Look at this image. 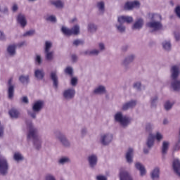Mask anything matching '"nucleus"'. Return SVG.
<instances>
[{
    "label": "nucleus",
    "mask_w": 180,
    "mask_h": 180,
    "mask_svg": "<svg viewBox=\"0 0 180 180\" xmlns=\"http://www.w3.org/2000/svg\"><path fill=\"white\" fill-rule=\"evenodd\" d=\"M114 120L124 127L126 128L130 123H131V119L130 117L123 115L122 112H118L114 115Z\"/></svg>",
    "instance_id": "nucleus-5"
},
{
    "label": "nucleus",
    "mask_w": 180,
    "mask_h": 180,
    "mask_svg": "<svg viewBox=\"0 0 180 180\" xmlns=\"http://www.w3.org/2000/svg\"><path fill=\"white\" fill-rule=\"evenodd\" d=\"M154 137L158 141H160V140L164 139V136H162V134H161L160 132H157Z\"/></svg>",
    "instance_id": "nucleus-44"
},
{
    "label": "nucleus",
    "mask_w": 180,
    "mask_h": 180,
    "mask_svg": "<svg viewBox=\"0 0 180 180\" xmlns=\"http://www.w3.org/2000/svg\"><path fill=\"white\" fill-rule=\"evenodd\" d=\"M136 105H137V101L131 100L123 104L122 109V110H129V109H133Z\"/></svg>",
    "instance_id": "nucleus-20"
},
{
    "label": "nucleus",
    "mask_w": 180,
    "mask_h": 180,
    "mask_svg": "<svg viewBox=\"0 0 180 180\" xmlns=\"http://www.w3.org/2000/svg\"><path fill=\"white\" fill-rule=\"evenodd\" d=\"M162 46L165 51H171V41L170 40H165L162 43Z\"/></svg>",
    "instance_id": "nucleus-33"
},
{
    "label": "nucleus",
    "mask_w": 180,
    "mask_h": 180,
    "mask_svg": "<svg viewBox=\"0 0 180 180\" xmlns=\"http://www.w3.org/2000/svg\"><path fill=\"white\" fill-rule=\"evenodd\" d=\"M99 141L102 146H109L113 141V134L110 132L101 134Z\"/></svg>",
    "instance_id": "nucleus-7"
},
{
    "label": "nucleus",
    "mask_w": 180,
    "mask_h": 180,
    "mask_svg": "<svg viewBox=\"0 0 180 180\" xmlns=\"http://www.w3.org/2000/svg\"><path fill=\"white\" fill-rule=\"evenodd\" d=\"M163 124H168V120L167 119H165L163 120Z\"/></svg>",
    "instance_id": "nucleus-64"
},
{
    "label": "nucleus",
    "mask_w": 180,
    "mask_h": 180,
    "mask_svg": "<svg viewBox=\"0 0 180 180\" xmlns=\"http://www.w3.org/2000/svg\"><path fill=\"white\" fill-rule=\"evenodd\" d=\"M18 9H19V8L18 7V6L16 4H14L12 6V11L13 12H16V11H18Z\"/></svg>",
    "instance_id": "nucleus-60"
},
{
    "label": "nucleus",
    "mask_w": 180,
    "mask_h": 180,
    "mask_svg": "<svg viewBox=\"0 0 180 180\" xmlns=\"http://www.w3.org/2000/svg\"><path fill=\"white\" fill-rule=\"evenodd\" d=\"M148 18L150 19L151 22L146 24L148 27L153 29V32H157L162 29V24L161 20H162V17L160 14L149 13Z\"/></svg>",
    "instance_id": "nucleus-3"
},
{
    "label": "nucleus",
    "mask_w": 180,
    "mask_h": 180,
    "mask_svg": "<svg viewBox=\"0 0 180 180\" xmlns=\"http://www.w3.org/2000/svg\"><path fill=\"white\" fill-rule=\"evenodd\" d=\"M175 12H176V16L180 19V6H178L175 8Z\"/></svg>",
    "instance_id": "nucleus-52"
},
{
    "label": "nucleus",
    "mask_w": 180,
    "mask_h": 180,
    "mask_svg": "<svg viewBox=\"0 0 180 180\" xmlns=\"http://www.w3.org/2000/svg\"><path fill=\"white\" fill-rule=\"evenodd\" d=\"M54 134L55 137H56V139L59 140V141H60L61 144H63L64 147H70V146H71V143H70V141H68V139H67V137H65V135H64V134H63L60 131H56L54 132Z\"/></svg>",
    "instance_id": "nucleus-10"
},
{
    "label": "nucleus",
    "mask_w": 180,
    "mask_h": 180,
    "mask_svg": "<svg viewBox=\"0 0 180 180\" xmlns=\"http://www.w3.org/2000/svg\"><path fill=\"white\" fill-rule=\"evenodd\" d=\"M150 176L153 180H158L160 179V169L158 167L155 168L150 173Z\"/></svg>",
    "instance_id": "nucleus-29"
},
{
    "label": "nucleus",
    "mask_w": 180,
    "mask_h": 180,
    "mask_svg": "<svg viewBox=\"0 0 180 180\" xmlns=\"http://www.w3.org/2000/svg\"><path fill=\"white\" fill-rule=\"evenodd\" d=\"M143 26H144V20L139 18L135 21L131 29L132 30H140V29H143Z\"/></svg>",
    "instance_id": "nucleus-19"
},
{
    "label": "nucleus",
    "mask_w": 180,
    "mask_h": 180,
    "mask_svg": "<svg viewBox=\"0 0 180 180\" xmlns=\"http://www.w3.org/2000/svg\"><path fill=\"white\" fill-rule=\"evenodd\" d=\"M115 29L118 33H124L126 32V26L123 25V22L115 24Z\"/></svg>",
    "instance_id": "nucleus-31"
},
{
    "label": "nucleus",
    "mask_w": 180,
    "mask_h": 180,
    "mask_svg": "<svg viewBox=\"0 0 180 180\" xmlns=\"http://www.w3.org/2000/svg\"><path fill=\"white\" fill-rule=\"evenodd\" d=\"M41 63H43V60L41 59V56L40 55H36L35 63L37 65H40V64H41Z\"/></svg>",
    "instance_id": "nucleus-43"
},
{
    "label": "nucleus",
    "mask_w": 180,
    "mask_h": 180,
    "mask_svg": "<svg viewBox=\"0 0 180 180\" xmlns=\"http://www.w3.org/2000/svg\"><path fill=\"white\" fill-rule=\"evenodd\" d=\"M27 127L28 129L27 140H33L34 146L37 150L41 147V141L39 137V130L33 126L32 121L27 122Z\"/></svg>",
    "instance_id": "nucleus-1"
},
{
    "label": "nucleus",
    "mask_w": 180,
    "mask_h": 180,
    "mask_svg": "<svg viewBox=\"0 0 180 180\" xmlns=\"http://www.w3.org/2000/svg\"><path fill=\"white\" fill-rule=\"evenodd\" d=\"M17 21L21 27H26L27 25V20H26V16L24 14H18L17 17Z\"/></svg>",
    "instance_id": "nucleus-16"
},
{
    "label": "nucleus",
    "mask_w": 180,
    "mask_h": 180,
    "mask_svg": "<svg viewBox=\"0 0 180 180\" xmlns=\"http://www.w3.org/2000/svg\"><path fill=\"white\" fill-rule=\"evenodd\" d=\"M174 105H175V101L169 100L167 101L164 104L165 110H167V112L171 110Z\"/></svg>",
    "instance_id": "nucleus-30"
},
{
    "label": "nucleus",
    "mask_w": 180,
    "mask_h": 180,
    "mask_svg": "<svg viewBox=\"0 0 180 180\" xmlns=\"http://www.w3.org/2000/svg\"><path fill=\"white\" fill-rule=\"evenodd\" d=\"M96 180H108V178H106V176L103 175H98L96 177Z\"/></svg>",
    "instance_id": "nucleus-51"
},
{
    "label": "nucleus",
    "mask_w": 180,
    "mask_h": 180,
    "mask_svg": "<svg viewBox=\"0 0 180 180\" xmlns=\"http://www.w3.org/2000/svg\"><path fill=\"white\" fill-rule=\"evenodd\" d=\"M9 170V164L4 157L1 158V175H6Z\"/></svg>",
    "instance_id": "nucleus-13"
},
{
    "label": "nucleus",
    "mask_w": 180,
    "mask_h": 180,
    "mask_svg": "<svg viewBox=\"0 0 180 180\" xmlns=\"http://www.w3.org/2000/svg\"><path fill=\"white\" fill-rule=\"evenodd\" d=\"M173 169L174 172L180 176V160L179 159H176L173 161Z\"/></svg>",
    "instance_id": "nucleus-24"
},
{
    "label": "nucleus",
    "mask_w": 180,
    "mask_h": 180,
    "mask_svg": "<svg viewBox=\"0 0 180 180\" xmlns=\"http://www.w3.org/2000/svg\"><path fill=\"white\" fill-rule=\"evenodd\" d=\"M74 46H79V44H84V41L76 39L73 41Z\"/></svg>",
    "instance_id": "nucleus-50"
},
{
    "label": "nucleus",
    "mask_w": 180,
    "mask_h": 180,
    "mask_svg": "<svg viewBox=\"0 0 180 180\" xmlns=\"http://www.w3.org/2000/svg\"><path fill=\"white\" fill-rule=\"evenodd\" d=\"M126 160L128 164L133 162V148H130L128 149L126 153Z\"/></svg>",
    "instance_id": "nucleus-27"
},
{
    "label": "nucleus",
    "mask_w": 180,
    "mask_h": 180,
    "mask_svg": "<svg viewBox=\"0 0 180 180\" xmlns=\"http://www.w3.org/2000/svg\"><path fill=\"white\" fill-rule=\"evenodd\" d=\"M101 51L99 49H92L91 50V56H98Z\"/></svg>",
    "instance_id": "nucleus-49"
},
{
    "label": "nucleus",
    "mask_w": 180,
    "mask_h": 180,
    "mask_svg": "<svg viewBox=\"0 0 180 180\" xmlns=\"http://www.w3.org/2000/svg\"><path fill=\"white\" fill-rule=\"evenodd\" d=\"M81 133L82 136H85V134H86L87 133L86 128H82L81 130Z\"/></svg>",
    "instance_id": "nucleus-59"
},
{
    "label": "nucleus",
    "mask_w": 180,
    "mask_h": 180,
    "mask_svg": "<svg viewBox=\"0 0 180 180\" xmlns=\"http://www.w3.org/2000/svg\"><path fill=\"white\" fill-rule=\"evenodd\" d=\"M97 8L100 13L103 15L105 13V2L103 1H98L97 3Z\"/></svg>",
    "instance_id": "nucleus-36"
},
{
    "label": "nucleus",
    "mask_w": 180,
    "mask_h": 180,
    "mask_svg": "<svg viewBox=\"0 0 180 180\" xmlns=\"http://www.w3.org/2000/svg\"><path fill=\"white\" fill-rule=\"evenodd\" d=\"M106 93V87L103 85H99L94 90L95 95H103Z\"/></svg>",
    "instance_id": "nucleus-21"
},
{
    "label": "nucleus",
    "mask_w": 180,
    "mask_h": 180,
    "mask_svg": "<svg viewBox=\"0 0 180 180\" xmlns=\"http://www.w3.org/2000/svg\"><path fill=\"white\" fill-rule=\"evenodd\" d=\"M154 135L150 134L146 141V146L149 150L154 146Z\"/></svg>",
    "instance_id": "nucleus-28"
},
{
    "label": "nucleus",
    "mask_w": 180,
    "mask_h": 180,
    "mask_svg": "<svg viewBox=\"0 0 180 180\" xmlns=\"http://www.w3.org/2000/svg\"><path fill=\"white\" fill-rule=\"evenodd\" d=\"M13 160L15 161H17V162H19V161H23L25 160V158L23 157V155L19 152H16L13 155Z\"/></svg>",
    "instance_id": "nucleus-37"
},
{
    "label": "nucleus",
    "mask_w": 180,
    "mask_h": 180,
    "mask_svg": "<svg viewBox=\"0 0 180 180\" xmlns=\"http://www.w3.org/2000/svg\"><path fill=\"white\" fill-rule=\"evenodd\" d=\"M83 56H91V50H86L82 53Z\"/></svg>",
    "instance_id": "nucleus-57"
},
{
    "label": "nucleus",
    "mask_w": 180,
    "mask_h": 180,
    "mask_svg": "<svg viewBox=\"0 0 180 180\" xmlns=\"http://www.w3.org/2000/svg\"><path fill=\"white\" fill-rule=\"evenodd\" d=\"M136 59V55L134 54H129L122 61L121 65L123 67L125 71L130 69L129 64H131Z\"/></svg>",
    "instance_id": "nucleus-9"
},
{
    "label": "nucleus",
    "mask_w": 180,
    "mask_h": 180,
    "mask_svg": "<svg viewBox=\"0 0 180 180\" xmlns=\"http://www.w3.org/2000/svg\"><path fill=\"white\" fill-rule=\"evenodd\" d=\"M153 124H151L150 123L147 124L146 127V131H150L153 129Z\"/></svg>",
    "instance_id": "nucleus-55"
},
{
    "label": "nucleus",
    "mask_w": 180,
    "mask_h": 180,
    "mask_svg": "<svg viewBox=\"0 0 180 180\" xmlns=\"http://www.w3.org/2000/svg\"><path fill=\"white\" fill-rule=\"evenodd\" d=\"M8 115L12 119H18V117H19L20 112L17 109L12 108L9 110Z\"/></svg>",
    "instance_id": "nucleus-32"
},
{
    "label": "nucleus",
    "mask_w": 180,
    "mask_h": 180,
    "mask_svg": "<svg viewBox=\"0 0 180 180\" xmlns=\"http://www.w3.org/2000/svg\"><path fill=\"white\" fill-rule=\"evenodd\" d=\"M98 49H99V51H103V50H105V44L99 43L98 44Z\"/></svg>",
    "instance_id": "nucleus-53"
},
{
    "label": "nucleus",
    "mask_w": 180,
    "mask_h": 180,
    "mask_svg": "<svg viewBox=\"0 0 180 180\" xmlns=\"http://www.w3.org/2000/svg\"><path fill=\"white\" fill-rule=\"evenodd\" d=\"M174 151H179L180 150V139H178V141L175 143L174 147Z\"/></svg>",
    "instance_id": "nucleus-47"
},
{
    "label": "nucleus",
    "mask_w": 180,
    "mask_h": 180,
    "mask_svg": "<svg viewBox=\"0 0 180 180\" xmlns=\"http://www.w3.org/2000/svg\"><path fill=\"white\" fill-rule=\"evenodd\" d=\"M46 20L48 22H56L57 20V18H56V16L54 15H49L46 18Z\"/></svg>",
    "instance_id": "nucleus-46"
},
{
    "label": "nucleus",
    "mask_w": 180,
    "mask_h": 180,
    "mask_svg": "<svg viewBox=\"0 0 180 180\" xmlns=\"http://www.w3.org/2000/svg\"><path fill=\"white\" fill-rule=\"evenodd\" d=\"M34 33H36V31L34 30H29V31L25 32L22 34V36H23V37H27L33 36V34H34Z\"/></svg>",
    "instance_id": "nucleus-41"
},
{
    "label": "nucleus",
    "mask_w": 180,
    "mask_h": 180,
    "mask_svg": "<svg viewBox=\"0 0 180 180\" xmlns=\"http://www.w3.org/2000/svg\"><path fill=\"white\" fill-rule=\"evenodd\" d=\"M61 32L65 36H72V34H74L75 36H77V34H79V26L75 25L71 29L66 27H62Z\"/></svg>",
    "instance_id": "nucleus-8"
},
{
    "label": "nucleus",
    "mask_w": 180,
    "mask_h": 180,
    "mask_svg": "<svg viewBox=\"0 0 180 180\" xmlns=\"http://www.w3.org/2000/svg\"><path fill=\"white\" fill-rule=\"evenodd\" d=\"M16 44H11L8 46L7 52L11 57L16 55Z\"/></svg>",
    "instance_id": "nucleus-26"
},
{
    "label": "nucleus",
    "mask_w": 180,
    "mask_h": 180,
    "mask_svg": "<svg viewBox=\"0 0 180 180\" xmlns=\"http://www.w3.org/2000/svg\"><path fill=\"white\" fill-rule=\"evenodd\" d=\"M158 103V96H154L150 98L151 108H157V103Z\"/></svg>",
    "instance_id": "nucleus-38"
},
{
    "label": "nucleus",
    "mask_w": 180,
    "mask_h": 180,
    "mask_svg": "<svg viewBox=\"0 0 180 180\" xmlns=\"http://www.w3.org/2000/svg\"><path fill=\"white\" fill-rule=\"evenodd\" d=\"M135 168L138 169V171H139L141 176H146V175L147 174V170L146 169V167H144L141 162H136Z\"/></svg>",
    "instance_id": "nucleus-18"
},
{
    "label": "nucleus",
    "mask_w": 180,
    "mask_h": 180,
    "mask_svg": "<svg viewBox=\"0 0 180 180\" xmlns=\"http://www.w3.org/2000/svg\"><path fill=\"white\" fill-rule=\"evenodd\" d=\"M52 5H54L56 8H64V2L61 1L60 0L52 1Z\"/></svg>",
    "instance_id": "nucleus-39"
},
{
    "label": "nucleus",
    "mask_w": 180,
    "mask_h": 180,
    "mask_svg": "<svg viewBox=\"0 0 180 180\" xmlns=\"http://www.w3.org/2000/svg\"><path fill=\"white\" fill-rule=\"evenodd\" d=\"M97 27L93 23H89L88 25V31L90 32V33H95L97 30Z\"/></svg>",
    "instance_id": "nucleus-40"
},
{
    "label": "nucleus",
    "mask_w": 180,
    "mask_h": 180,
    "mask_svg": "<svg viewBox=\"0 0 180 180\" xmlns=\"http://www.w3.org/2000/svg\"><path fill=\"white\" fill-rule=\"evenodd\" d=\"M71 58L73 63H77V61L78 60V56H77V55L75 54L72 55Z\"/></svg>",
    "instance_id": "nucleus-56"
},
{
    "label": "nucleus",
    "mask_w": 180,
    "mask_h": 180,
    "mask_svg": "<svg viewBox=\"0 0 180 180\" xmlns=\"http://www.w3.org/2000/svg\"><path fill=\"white\" fill-rule=\"evenodd\" d=\"M118 23H131L133 22V17L129 15H121L117 18Z\"/></svg>",
    "instance_id": "nucleus-17"
},
{
    "label": "nucleus",
    "mask_w": 180,
    "mask_h": 180,
    "mask_svg": "<svg viewBox=\"0 0 180 180\" xmlns=\"http://www.w3.org/2000/svg\"><path fill=\"white\" fill-rule=\"evenodd\" d=\"M16 47H23V46H26V41H23L21 42H19L18 44H15Z\"/></svg>",
    "instance_id": "nucleus-54"
},
{
    "label": "nucleus",
    "mask_w": 180,
    "mask_h": 180,
    "mask_svg": "<svg viewBox=\"0 0 180 180\" xmlns=\"http://www.w3.org/2000/svg\"><path fill=\"white\" fill-rule=\"evenodd\" d=\"M169 148V141H163L162 145V154L165 155L168 152V148Z\"/></svg>",
    "instance_id": "nucleus-35"
},
{
    "label": "nucleus",
    "mask_w": 180,
    "mask_h": 180,
    "mask_svg": "<svg viewBox=\"0 0 180 180\" xmlns=\"http://www.w3.org/2000/svg\"><path fill=\"white\" fill-rule=\"evenodd\" d=\"M140 8V1H127L124 5V11H133L134 8Z\"/></svg>",
    "instance_id": "nucleus-14"
},
{
    "label": "nucleus",
    "mask_w": 180,
    "mask_h": 180,
    "mask_svg": "<svg viewBox=\"0 0 180 180\" xmlns=\"http://www.w3.org/2000/svg\"><path fill=\"white\" fill-rule=\"evenodd\" d=\"M5 39H6L5 34L1 32V40H5Z\"/></svg>",
    "instance_id": "nucleus-63"
},
{
    "label": "nucleus",
    "mask_w": 180,
    "mask_h": 180,
    "mask_svg": "<svg viewBox=\"0 0 180 180\" xmlns=\"http://www.w3.org/2000/svg\"><path fill=\"white\" fill-rule=\"evenodd\" d=\"M53 47V43L50 41H46L44 45V55L47 61H53L54 60V51H51Z\"/></svg>",
    "instance_id": "nucleus-6"
},
{
    "label": "nucleus",
    "mask_w": 180,
    "mask_h": 180,
    "mask_svg": "<svg viewBox=\"0 0 180 180\" xmlns=\"http://www.w3.org/2000/svg\"><path fill=\"white\" fill-rule=\"evenodd\" d=\"M75 89L68 88L63 91V96L65 101H71L75 98Z\"/></svg>",
    "instance_id": "nucleus-11"
},
{
    "label": "nucleus",
    "mask_w": 180,
    "mask_h": 180,
    "mask_svg": "<svg viewBox=\"0 0 180 180\" xmlns=\"http://www.w3.org/2000/svg\"><path fill=\"white\" fill-rule=\"evenodd\" d=\"M22 102H23V103H29V99L27 98V97L24 96L22 98Z\"/></svg>",
    "instance_id": "nucleus-58"
},
{
    "label": "nucleus",
    "mask_w": 180,
    "mask_h": 180,
    "mask_svg": "<svg viewBox=\"0 0 180 180\" xmlns=\"http://www.w3.org/2000/svg\"><path fill=\"white\" fill-rule=\"evenodd\" d=\"M87 161L89 168H91V169H95L96 165H98V155L96 154L89 155L87 157Z\"/></svg>",
    "instance_id": "nucleus-12"
},
{
    "label": "nucleus",
    "mask_w": 180,
    "mask_h": 180,
    "mask_svg": "<svg viewBox=\"0 0 180 180\" xmlns=\"http://www.w3.org/2000/svg\"><path fill=\"white\" fill-rule=\"evenodd\" d=\"M174 37L176 40L178 41L180 40V34L179 33H175L174 34Z\"/></svg>",
    "instance_id": "nucleus-61"
},
{
    "label": "nucleus",
    "mask_w": 180,
    "mask_h": 180,
    "mask_svg": "<svg viewBox=\"0 0 180 180\" xmlns=\"http://www.w3.org/2000/svg\"><path fill=\"white\" fill-rule=\"evenodd\" d=\"M34 77L37 79L41 81L44 78V70L43 69H36L34 70Z\"/></svg>",
    "instance_id": "nucleus-23"
},
{
    "label": "nucleus",
    "mask_w": 180,
    "mask_h": 180,
    "mask_svg": "<svg viewBox=\"0 0 180 180\" xmlns=\"http://www.w3.org/2000/svg\"><path fill=\"white\" fill-rule=\"evenodd\" d=\"M71 163V159L68 156H62L58 160V165H65V164Z\"/></svg>",
    "instance_id": "nucleus-25"
},
{
    "label": "nucleus",
    "mask_w": 180,
    "mask_h": 180,
    "mask_svg": "<svg viewBox=\"0 0 180 180\" xmlns=\"http://www.w3.org/2000/svg\"><path fill=\"white\" fill-rule=\"evenodd\" d=\"M70 84L72 86H76L77 84H78V79L77 77H72L71 79Z\"/></svg>",
    "instance_id": "nucleus-45"
},
{
    "label": "nucleus",
    "mask_w": 180,
    "mask_h": 180,
    "mask_svg": "<svg viewBox=\"0 0 180 180\" xmlns=\"http://www.w3.org/2000/svg\"><path fill=\"white\" fill-rule=\"evenodd\" d=\"M134 88L135 89H136L137 91H140L141 88V83L139 82H137L136 83L134 84Z\"/></svg>",
    "instance_id": "nucleus-48"
},
{
    "label": "nucleus",
    "mask_w": 180,
    "mask_h": 180,
    "mask_svg": "<svg viewBox=\"0 0 180 180\" xmlns=\"http://www.w3.org/2000/svg\"><path fill=\"white\" fill-rule=\"evenodd\" d=\"M179 74V65H175L172 66L170 69L171 88L174 92H180V79H178Z\"/></svg>",
    "instance_id": "nucleus-2"
},
{
    "label": "nucleus",
    "mask_w": 180,
    "mask_h": 180,
    "mask_svg": "<svg viewBox=\"0 0 180 180\" xmlns=\"http://www.w3.org/2000/svg\"><path fill=\"white\" fill-rule=\"evenodd\" d=\"M19 81L21 82V84H23L24 85H27V84H29V82H30L29 75L20 76Z\"/></svg>",
    "instance_id": "nucleus-34"
},
{
    "label": "nucleus",
    "mask_w": 180,
    "mask_h": 180,
    "mask_svg": "<svg viewBox=\"0 0 180 180\" xmlns=\"http://www.w3.org/2000/svg\"><path fill=\"white\" fill-rule=\"evenodd\" d=\"M50 77L53 81L54 88H58V76H57V72H51Z\"/></svg>",
    "instance_id": "nucleus-22"
},
{
    "label": "nucleus",
    "mask_w": 180,
    "mask_h": 180,
    "mask_svg": "<svg viewBox=\"0 0 180 180\" xmlns=\"http://www.w3.org/2000/svg\"><path fill=\"white\" fill-rule=\"evenodd\" d=\"M13 79L11 78L8 82V99H13L15 95V85L12 84Z\"/></svg>",
    "instance_id": "nucleus-15"
},
{
    "label": "nucleus",
    "mask_w": 180,
    "mask_h": 180,
    "mask_svg": "<svg viewBox=\"0 0 180 180\" xmlns=\"http://www.w3.org/2000/svg\"><path fill=\"white\" fill-rule=\"evenodd\" d=\"M44 106V101H37L32 104V110H28L27 115L32 117V119H36L37 113H39Z\"/></svg>",
    "instance_id": "nucleus-4"
},
{
    "label": "nucleus",
    "mask_w": 180,
    "mask_h": 180,
    "mask_svg": "<svg viewBox=\"0 0 180 180\" xmlns=\"http://www.w3.org/2000/svg\"><path fill=\"white\" fill-rule=\"evenodd\" d=\"M72 72H74V70H72V68L71 67H67L65 69V73L70 75V77H72Z\"/></svg>",
    "instance_id": "nucleus-42"
},
{
    "label": "nucleus",
    "mask_w": 180,
    "mask_h": 180,
    "mask_svg": "<svg viewBox=\"0 0 180 180\" xmlns=\"http://www.w3.org/2000/svg\"><path fill=\"white\" fill-rule=\"evenodd\" d=\"M1 12H2V13H4V14L8 13V8L7 7H4L3 8V10L1 11Z\"/></svg>",
    "instance_id": "nucleus-62"
}]
</instances>
